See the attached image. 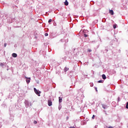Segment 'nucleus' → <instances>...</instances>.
I'll use <instances>...</instances> for the list:
<instances>
[{"mask_svg": "<svg viewBox=\"0 0 128 128\" xmlns=\"http://www.w3.org/2000/svg\"><path fill=\"white\" fill-rule=\"evenodd\" d=\"M34 90L35 94H37L38 96H40V92L38 90H36V88H34Z\"/></svg>", "mask_w": 128, "mask_h": 128, "instance_id": "f257e3e1", "label": "nucleus"}, {"mask_svg": "<svg viewBox=\"0 0 128 128\" xmlns=\"http://www.w3.org/2000/svg\"><path fill=\"white\" fill-rule=\"evenodd\" d=\"M26 78H27L26 80V82L27 84H30V78H28V77H25Z\"/></svg>", "mask_w": 128, "mask_h": 128, "instance_id": "f03ea898", "label": "nucleus"}, {"mask_svg": "<svg viewBox=\"0 0 128 128\" xmlns=\"http://www.w3.org/2000/svg\"><path fill=\"white\" fill-rule=\"evenodd\" d=\"M48 106H52V102L51 100H48Z\"/></svg>", "mask_w": 128, "mask_h": 128, "instance_id": "7ed1b4c3", "label": "nucleus"}, {"mask_svg": "<svg viewBox=\"0 0 128 128\" xmlns=\"http://www.w3.org/2000/svg\"><path fill=\"white\" fill-rule=\"evenodd\" d=\"M109 13L112 16H114V10H109Z\"/></svg>", "mask_w": 128, "mask_h": 128, "instance_id": "20e7f679", "label": "nucleus"}, {"mask_svg": "<svg viewBox=\"0 0 128 128\" xmlns=\"http://www.w3.org/2000/svg\"><path fill=\"white\" fill-rule=\"evenodd\" d=\"M102 108H104V110H106V108H108V106L106 104H102Z\"/></svg>", "mask_w": 128, "mask_h": 128, "instance_id": "39448f33", "label": "nucleus"}, {"mask_svg": "<svg viewBox=\"0 0 128 128\" xmlns=\"http://www.w3.org/2000/svg\"><path fill=\"white\" fill-rule=\"evenodd\" d=\"M12 56H13V58H16V56H18V54H16V53H13L12 54Z\"/></svg>", "mask_w": 128, "mask_h": 128, "instance_id": "423d86ee", "label": "nucleus"}, {"mask_svg": "<svg viewBox=\"0 0 128 128\" xmlns=\"http://www.w3.org/2000/svg\"><path fill=\"white\" fill-rule=\"evenodd\" d=\"M64 4V6H68V0H66Z\"/></svg>", "mask_w": 128, "mask_h": 128, "instance_id": "0eeeda50", "label": "nucleus"}, {"mask_svg": "<svg viewBox=\"0 0 128 128\" xmlns=\"http://www.w3.org/2000/svg\"><path fill=\"white\" fill-rule=\"evenodd\" d=\"M59 98V102H62V98L58 97Z\"/></svg>", "mask_w": 128, "mask_h": 128, "instance_id": "6e6552de", "label": "nucleus"}, {"mask_svg": "<svg viewBox=\"0 0 128 128\" xmlns=\"http://www.w3.org/2000/svg\"><path fill=\"white\" fill-rule=\"evenodd\" d=\"M102 78L103 80H106V74H103L102 75Z\"/></svg>", "mask_w": 128, "mask_h": 128, "instance_id": "1a4fd4ad", "label": "nucleus"}, {"mask_svg": "<svg viewBox=\"0 0 128 128\" xmlns=\"http://www.w3.org/2000/svg\"><path fill=\"white\" fill-rule=\"evenodd\" d=\"M98 82L102 84V82H104V80H100L98 81Z\"/></svg>", "mask_w": 128, "mask_h": 128, "instance_id": "9d476101", "label": "nucleus"}, {"mask_svg": "<svg viewBox=\"0 0 128 128\" xmlns=\"http://www.w3.org/2000/svg\"><path fill=\"white\" fill-rule=\"evenodd\" d=\"M52 19H50L49 20H48V22L50 24V22H52Z\"/></svg>", "mask_w": 128, "mask_h": 128, "instance_id": "9b49d317", "label": "nucleus"}, {"mask_svg": "<svg viewBox=\"0 0 128 128\" xmlns=\"http://www.w3.org/2000/svg\"><path fill=\"white\" fill-rule=\"evenodd\" d=\"M113 28H116V24L113 25Z\"/></svg>", "mask_w": 128, "mask_h": 128, "instance_id": "f8f14e48", "label": "nucleus"}, {"mask_svg": "<svg viewBox=\"0 0 128 128\" xmlns=\"http://www.w3.org/2000/svg\"><path fill=\"white\" fill-rule=\"evenodd\" d=\"M126 108H128V102L126 104Z\"/></svg>", "mask_w": 128, "mask_h": 128, "instance_id": "ddd939ff", "label": "nucleus"}, {"mask_svg": "<svg viewBox=\"0 0 128 128\" xmlns=\"http://www.w3.org/2000/svg\"><path fill=\"white\" fill-rule=\"evenodd\" d=\"M44 36H48V33H46L44 34Z\"/></svg>", "mask_w": 128, "mask_h": 128, "instance_id": "4468645a", "label": "nucleus"}, {"mask_svg": "<svg viewBox=\"0 0 128 128\" xmlns=\"http://www.w3.org/2000/svg\"><path fill=\"white\" fill-rule=\"evenodd\" d=\"M34 124H38V122L36 120H34Z\"/></svg>", "mask_w": 128, "mask_h": 128, "instance_id": "2eb2a0df", "label": "nucleus"}, {"mask_svg": "<svg viewBox=\"0 0 128 128\" xmlns=\"http://www.w3.org/2000/svg\"><path fill=\"white\" fill-rule=\"evenodd\" d=\"M88 52H92V50L90 49H88Z\"/></svg>", "mask_w": 128, "mask_h": 128, "instance_id": "dca6fc26", "label": "nucleus"}, {"mask_svg": "<svg viewBox=\"0 0 128 128\" xmlns=\"http://www.w3.org/2000/svg\"><path fill=\"white\" fill-rule=\"evenodd\" d=\"M94 115H93L92 116V120H94Z\"/></svg>", "mask_w": 128, "mask_h": 128, "instance_id": "f3484780", "label": "nucleus"}, {"mask_svg": "<svg viewBox=\"0 0 128 128\" xmlns=\"http://www.w3.org/2000/svg\"><path fill=\"white\" fill-rule=\"evenodd\" d=\"M84 37H85V38L88 37V35H87L86 34H84Z\"/></svg>", "mask_w": 128, "mask_h": 128, "instance_id": "a211bd4d", "label": "nucleus"}, {"mask_svg": "<svg viewBox=\"0 0 128 128\" xmlns=\"http://www.w3.org/2000/svg\"><path fill=\"white\" fill-rule=\"evenodd\" d=\"M4 48H6V43H5V44H4Z\"/></svg>", "mask_w": 128, "mask_h": 128, "instance_id": "6ab92c4d", "label": "nucleus"}, {"mask_svg": "<svg viewBox=\"0 0 128 128\" xmlns=\"http://www.w3.org/2000/svg\"><path fill=\"white\" fill-rule=\"evenodd\" d=\"M0 66H4V64H3L2 63H0Z\"/></svg>", "mask_w": 128, "mask_h": 128, "instance_id": "aec40b11", "label": "nucleus"}, {"mask_svg": "<svg viewBox=\"0 0 128 128\" xmlns=\"http://www.w3.org/2000/svg\"><path fill=\"white\" fill-rule=\"evenodd\" d=\"M68 118H69V117L68 116H67L66 118V120H68Z\"/></svg>", "mask_w": 128, "mask_h": 128, "instance_id": "412c9836", "label": "nucleus"}, {"mask_svg": "<svg viewBox=\"0 0 128 128\" xmlns=\"http://www.w3.org/2000/svg\"><path fill=\"white\" fill-rule=\"evenodd\" d=\"M69 128H76V127H74V126H71V127H70Z\"/></svg>", "mask_w": 128, "mask_h": 128, "instance_id": "4be33fe9", "label": "nucleus"}, {"mask_svg": "<svg viewBox=\"0 0 128 128\" xmlns=\"http://www.w3.org/2000/svg\"><path fill=\"white\" fill-rule=\"evenodd\" d=\"M108 128H114L112 126H109V127H108Z\"/></svg>", "mask_w": 128, "mask_h": 128, "instance_id": "5701e85b", "label": "nucleus"}, {"mask_svg": "<svg viewBox=\"0 0 128 128\" xmlns=\"http://www.w3.org/2000/svg\"><path fill=\"white\" fill-rule=\"evenodd\" d=\"M96 92H98V88H95Z\"/></svg>", "mask_w": 128, "mask_h": 128, "instance_id": "b1692460", "label": "nucleus"}]
</instances>
